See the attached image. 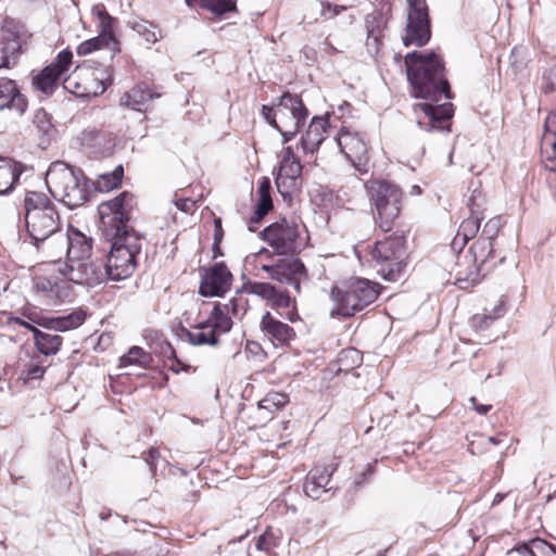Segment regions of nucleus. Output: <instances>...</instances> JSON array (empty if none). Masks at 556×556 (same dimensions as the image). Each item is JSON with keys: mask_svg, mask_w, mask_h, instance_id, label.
Instances as JSON below:
<instances>
[{"mask_svg": "<svg viewBox=\"0 0 556 556\" xmlns=\"http://www.w3.org/2000/svg\"><path fill=\"white\" fill-rule=\"evenodd\" d=\"M134 206V195L127 191L99 205L101 229L111 242V250L104 263L108 278L111 280L130 277L142 250L144 238L128 225Z\"/></svg>", "mask_w": 556, "mask_h": 556, "instance_id": "1", "label": "nucleus"}, {"mask_svg": "<svg viewBox=\"0 0 556 556\" xmlns=\"http://www.w3.org/2000/svg\"><path fill=\"white\" fill-rule=\"evenodd\" d=\"M407 78L413 87V96L429 100L418 103L416 112H421L418 117V126L426 130H443L445 124L453 116V105L450 102L438 104L442 98L451 99L448 81L443 72V62L435 53L410 52L405 56Z\"/></svg>", "mask_w": 556, "mask_h": 556, "instance_id": "2", "label": "nucleus"}, {"mask_svg": "<svg viewBox=\"0 0 556 556\" xmlns=\"http://www.w3.org/2000/svg\"><path fill=\"white\" fill-rule=\"evenodd\" d=\"M24 208L26 231L37 248L60 230L61 218L56 206L43 192L27 191Z\"/></svg>", "mask_w": 556, "mask_h": 556, "instance_id": "3", "label": "nucleus"}, {"mask_svg": "<svg viewBox=\"0 0 556 556\" xmlns=\"http://www.w3.org/2000/svg\"><path fill=\"white\" fill-rule=\"evenodd\" d=\"M46 185L53 198L70 208L83 205L90 195L89 181L83 172L64 162H54L49 166Z\"/></svg>", "mask_w": 556, "mask_h": 556, "instance_id": "4", "label": "nucleus"}, {"mask_svg": "<svg viewBox=\"0 0 556 556\" xmlns=\"http://www.w3.org/2000/svg\"><path fill=\"white\" fill-rule=\"evenodd\" d=\"M381 286L365 278H355L338 287H332L330 299L333 303L331 316L351 317L375 302Z\"/></svg>", "mask_w": 556, "mask_h": 556, "instance_id": "5", "label": "nucleus"}, {"mask_svg": "<svg viewBox=\"0 0 556 556\" xmlns=\"http://www.w3.org/2000/svg\"><path fill=\"white\" fill-rule=\"evenodd\" d=\"M365 187L375 203L378 227L384 232L390 231L401 212V190L384 180H370Z\"/></svg>", "mask_w": 556, "mask_h": 556, "instance_id": "6", "label": "nucleus"}, {"mask_svg": "<svg viewBox=\"0 0 556 556\" xmlns=\"http://www.w3.org/2000/svg\"><path fill=\"white\" fill-rule=\"evenodd\" d=\"M404 242L403 236H391L374 245L370 252L371 261L377 273L384 280L395 281L400 278L405 267L403 262Z\"/></svg>", "mask_w": 556, "mask_h": 556, "instance_id": "7", "label": "nucleus"}, {"mask_svg": "<svg viewBox=\"0 0 556 556\" xmlns=\"http://www.w3.org/2000/svg\"><path fill=\"white\" fill-rule=\"evenodd\" d=\"M51 271H58L65 281L88 288L97 287L106 281L108 273L104 263L92 257L73 261V263H62L60 260L51 261Z\"/></svg>", "mask_w": 556, "mask_h": 556, "instance_id": "8", "label": "nucleus"}, {"mask_svg": "<svg viewBox=\"0 0 556 556\" xmlns=\"http://www.w3.org/2000/svg\"><path fill=\"white\" fill-rule=\"evenodd\" d=\"M407 17L404 46L422 47L430 40L431 26L426 0H406Z\"/></svg>", "mask_w": 556, "mask_h": 556, "instance_id": "9", "label": "nucleus"}, {"mask_svg": "<svg viewBox=\"0 0 556 556\" xmlns=\"http://www.w3.org/2000/svg\"><path fill=\"white\" fill-rule=\"evenodd\" d=\"M262 236L277 254L293 253L296 250L299 226L293 220L282 218L266 227L262 231Z\"/></svg>", "mask_w": 556, "mask_h": 556, "instance_id": "10", "label": "nucleus"}, {"mask_svg": "<svg viewBox=\"0 0 556 556\" xmlns=\"http://www.w3.org/2000/svg\"><path fill=\"white\" fill-rule=\"evenodd\" d=\"M72 59L73 53L70 50L61 51L54 62L33 77V88L45 96H51L59 87L62 75L70 68Z\"/></svg>", "mask_w": 556, "mask_h": 556, "instance_id": "11", "label": "nucleus"}, {"mask_svg": "<svg viewBox=\"0 0 556 556\" xmlns=\"http://www.w3.org/2000/svg\"><path fill=\"white\" fill-rule=\"evenodd\" d=\"M261 269L267 273L269 278L292 286L296 292H300L301 281L306 277L303 263L293 256L279 258L274 264H264Z\"/></svg>", "mask_w": 556, "mask_h": 556, "instance_id": "12", "label": "nucleus"}, {"mask_svg": "<svg viewBox=\"0 0 556 556\" xmlns=\"http://www.w3.org/2000/svg\"><path fill=\"white\" fill-rule=\"evenodd\" d=\"M63 253H66V262L81 261L91 257L92 240L74 227H68L66 238H62L58 252L50 253L49 256H58L61 261Z\"/></svg>", "mask_w": 556, "mask_h": 556, "instance_id": "13", "label": "nucleus"}, {"mask_svg": "<svg viewBox=\"0 0 556 556\" xmlns=\"http://www.w3.org/2000/svg\"><path fill=\"white\" fill-rule=\"evenodd\" d=\"M276 115L278 116L276 128H291L301 127L308 112L298 96L286 92L278 99Z\"/></svg>", "mask_w": 556, "mask_h": 556, "instance_id": "14", "label": "nucleus"}, {"mask_svg": "<svg viewBox=\"0 0 556 556\" xmlns=\"http://www.w3.org/2000/svg\"><path fill=\"white\" fill-rule=\"evenodd\" d=\"M337 141L341 152L352 162L353 166L358 172L366 173L368 147L361 135L341 129Z\"/></svg>", "mask_w": 556, "mask_h": 556, "instance_id": "15", "label": "nucleus"}, {"mask_svg": "<svg viewBox=\"0 0 556 556\" xmlns=\"http://www.w3.org/2000/svg\"><path fill=\"white\" fill-rule=\"evenodd\" d=\"M232 275L223 263H217L202 275L199 293L202 296H222L230 289Z\"/></svg>", "mask_w": 556, "mask_h": 556, "instance_id": "16", "label": "nucleus"}, {"mask_svg": "<svg viewBox=\"0 0 556 556\" xmlns=\"http://www.w3.org/2000/svg\"><path fill=\"white\" fill-rule=\"evenodd\" d=\"M76 68L79 72V76L83 78L84 88L83 91H80L83 94H91V97L100 96L112 84V73L108 66L98 65L92 67L85 63Z\"/></svg>", "mask_w": 556, "mask_h": 556, "instance_id": "17", "label": "nucleus"}, {"mask_svg": "<svg viewBox=\"0 0 556 556\" xmlns=\"http://www.w3.org/2000/svg\"><path fill=\"white\" fill-rule=\"evenodd\" d=\"M260 329L269 342L275 346L288 345L295 337L293 328L266 312L261 319Z\"/></svg>", "mask_w": 556, "mask_h": 556, "instance_id": "18", "label": "nucleus"}, {"mask_svg": "<svg viewBox=\"0 0 556 556\" xmlns=\"http://www.w3.org/2000/svg\"><path fill=\"white\" fill-rule=\"evenodd\" d=\"M28 106L26 97L21 92L17 83L13 79L0 78V111L8 110L22 116Z\"/></svg>", "mask_w": 556, "mask_h": 556, "instance_id": "19", "label": "nucleus"}, {"mask_svg": "<svg viewBox=\"0 0 556 556\" xmlns=\"http://www.w3.org/2000/svg\"><path fill=\"white\" fill-rule=\"evenodd\" d=\"M500 229V217L490 218L485 223L482 229L481 238L471 247L475 255V261L480 260L481 263H484L488 258L494 257L493 240L497 236Z\"/></svg>", "mask_w": 556, "mask_h": 556, "instance_id": "20", "label": "nucleus"}, {"mask_svg": "<svg viewBox=\"0 0 556 556\" xmlns=\"http://www.w3.org/2000/svg\"><path fill=\"white\" fill-rule=\"evenodd\" d=\"M333 469L330 467H315L306 476L305 483L303 485L304 493L313 498L319 500L321 495L328 493L331 488H327L330 482Z\"/></svg>", "mask_w": 556, "mask_h": 556, "instance_id": "21", "label": "nucleus"}, {"mask_svg": "<svg viewBox=\"0 0 556 556\" xmlns=\"http://www.w3.org/2000/svg\"><path fill=\"white\" fill-rule=\"evenodd\" d=\"M328 128V118L315 116L311 121L305 135L301 139V146L305 153H314L325 139Z\"/></svg>", "mask_w": 556, "mask_h": 556, "instance_id": "22", "label": "nucleus"}, {"mask_svg": "<svg viewBox=\"0 0 556 556\" xmlns=\"http://www.w3.org/2000/svg\"><path fill=\"white\" fill-rule=\"evenodd\" d=\"M34 289L53 300H62L67 296L68 288L65 280L47 275H37L33 279Z\"/></svg>", "mask_w": 556, "mask_h": 556, "instance_id": "23", "label": "nucleus"}, {"mask_svg": "<svg viewBox=\"0 0 556 556\" xmlns=\"http://www.w3.org/2000/svg\"><path fill=\"white\" fill-rule=\"evenodd\" d=\"M105 48L113 56L119 51V42L114 37V34L100 31L97 37L85 40L77 47V53L79 55H87L96 50Z\"/></svg>", "mask_w": 556, "mask_h": 556, "instance_id": "24", "label": "nucleus"}, {"mask_svg": "<svg viewBox=\"0 0 556 556\" xmlns=\"http://www.w3.org/2000/svg\"><path fill=\"white\" fill-rule=\"evenodd\" d=\"M506 300L501 298L491 311L484 308L483 313L475 314L469 319V326L476 332L484 331L490 328L494 320L504 316L506 308Z\"/></svg>", "mask_w": 556, "mask_h": 556, "instance_id": "25", "label": "nucleus"}, {"mask_svg": "<svg viewBox=\"0 0 556 556\" xmlns=\"http://www.w3.org/2000/svg\"><path fill=\"white\" fill-rule=\"evenodd\" d=\"M154 93L144 84L136 85L129 91L125 92L119 103L126 108L135 111H143L150 100H152Z\"/></svg>", "mask_w": 556, "mask_h": 556, "instance_id": "26", "label": "nucleus"}, {"mask_svg": "<svg viewBox=\"0 0 556 556\" xmlns=\"http://www.w3.org/2000/svg\"><path fill=\"white\" fill-rule=\"evenodd\" d=\"M184 336L192 345H216L218 336L207 320L199 323L192 330L182 329Z\"/></svg>", "mask_w": 556, "mask_h": 556, "instance_id": "27", "label": "nucleus"}, {"mask_svg": "<svg viewBox=\"0 0 556 556\" xmlns=\"http://www.w3.org/2000/svg\"><path fill=\"white\" fill-rule=\"evenodd\" d=\"M22 165L9 157L0 156V193L11 191L22 173Z\"/></svg>", "mask_w": 556, "mask_h": 556, "instance_id": "28", "label": "nucleus"}, {"mask_svg": "<svg viewBox=\"0 0 556 556\" xmlns=\"http://www.w3.org/2000/svg\"><path fill=\"white\" fill-rule=\"evenodd\" d=\"M302 173V165L299 159L294 155L291 147L283 149L282 157L279 165V170L276 177L283 179L296 180Z\"/></svg>", "mask_w": 556, "mask_h": 556, "instance_id": "29", "label": "nucleus"}, {"mask_svg": "<svg viewBox=\"0 0 556 556\" xmlns=\"http://www.w3.org/2000/svg\"><path fill=\"white\" fill-rule=\"evenodd\" d=\"M27 38V30L20 21L14 18L7 17L3 21L1 28V37L0 40H5L7 42H15L20 46V51L22 50L23 45L25 43Z\"/></svg>", "mask_w": 556, "mask_h": 556, "instance_id": "30", "label": "nucleus"}, {"mask_svg": "<svg viewBox=\"0 0 556 556\" xmlns=\"http://www.w3.org/2000/svg\"><path fill=\"white\" fill-rule=\"evenodd\" d=\"M34 339L38 351L46 356L55 355L63 342L59 334L47 333L39 329H34Z\"/></svg>", "mask_w": 556, "mask_h": 556, "instance_id": "31", "label": "nucleus"}, {"mask_svg": "<svg viewBox=\"0 0 556 556\" xmlns=\"http://www.w3.org/2000/svg\"><path fill=\"white\" fill-rule=\"evenodd\" d=\"M86 316L85 311L77 309L71 314L49 319L46 326L55 331H67L83 325L86 320Z\"/></svg>", "mask_w": 556, "mask_h": 556, "instance_id": "32", "label": "nucleus"}, {"mask_svg": "<svg viewBox=\"0 0 556 556\" xmlns=\"http://www.w3.org/2000/svg\"><path fill=\"white\" fill-rule=\"evenodd\" d=\"M270 181L268 178L264 177L260 181L258 186V195L260 201L256 205V210L254 212V215L252 217V222L258 223L263 219V217L271 210L273 207V201L270 198Z\"/></svg>", "mask_w": 556, "mask_h": 556, "instance_id": "33", "label": "nucleus"}, {"mask_svg": "<svg viewBox=\"0 0 556 556\" xmlns=\"http://www.w3.org/2000/svg\"><path fill=\"white\" fill-rule=\"evenodd\" d=\"M483 219L482 215L471 214L462 222L458 227L456 237L454 239V245L458 244L462 241V244H466L470 239H472L480 228V223Z\"/></svg>", "mask_w": 556, "mask_h": 556, "instance_id": "34", "label": "nucleus"}, {"mask_svg": "<svg viewBox=\"0 0 556 556\" xmlns=\"http://www.w3.org/2000/svg\"><path fill=\"white\" fill-rule=\"evenodd\" d=\"M206 320L211 324V327L217 336L219 333L230 331L232 327L231 316L223 309L220 303L214 305L213 311Z\"/></svg>", "mask_w": 556, "mask_h": 556, "instance_id": "35", "label": "nucleus"}, {"mask_svg": "<svg viewBox=\"0 0 556 556\" xmlns=\"http://www.w3.org/2000/svg\"><path fill=\"white\" fill-rule=\"evenodd\" d=\"M151 361V355L142 348L132 346L119 358V367L138 366L140 368H147Z\"/></svg>", "mask_w": 556, "mask_h": 556, "instance_id": "36", "label": "nucleus"}, {"mask_svg": "<svg viewBox=\"0 0 556 556\" xmlns=\"http://www.w3.org/2000/svg\"><path fill=\"white\" fill-rule=\"evenodd\" d=\"M123 174V167L118 165L113 172L100 175L94 182L96 189L100 192L116 189L122 182Z\"/></svg>", "mask_w": 556, "mask_h": 556, "instance_id": "37", "label": "nucleus"}, {"mask_svg": "<svg viewBox=\"0 0 556 556\" xmlns=\"http://www.w3.org/2000/svg\"><path fill=\"white\" fill-rule=\"evenodd\" d=\"M363 362V354L354 349H344L340 352L338 357L339 371L348 372L358 367Z\"/></svg>", "mask_w": 556, "mask_h": 556, "instance_id": "38", "label": "nucleus"}, {"mask_svg": "<svg viewBox=\"0 0 556 556\" xmlns=\"http://www.w3.org/2000/svg\"><path fill=\"white\" fill-rule=\"evenodd\" d=\"M131 28L148 43H155L162 37L160 28L146 20L134 22Z\"/></svg>", "mask_w": 556, "mask_h": 556, "instance_id": "39", "label": "nucleus"}, {"mask_svg": "<svg viewBox=\"0 0 556 556\" xmlns=\"http://www.w3.org/2000/svg\"><path fill=\"white\" fill-rule=\"evenodd\" d=\"M20 46L15 42L0 40V68H9L17 63Z\"/></svg>", "mask_w": 556, "mask_h": 556, "instance_id": "40", "label": "nucleus"}, {"mask_svg": "<svg viewBox=\"0 0 556 556\" xmlns=\"http://www.w3.org/2000/svg\"><path fill=\"white\" fill-rule=\"evenodd\" d=\"M202 9H205L216 16L228 12L237 11L236 0H202Z\"/></svg>", "mask_w": 556, "mask_h": 556, "instance_id": "41", "label": "nucleus"}, {"mask_svg": "<svg viewBox=\"0 0 556 556\" xmlns=\"http://www.w3.org/2000/svg\"><path fill=\"white\" fill-rule=\"evenodd\" d=\"M222 307L231 317L242 318L248 309V301L244 296L238 295L222 304Z\"/></svg>", "mask_w": 556, "mask_h": 556, "instance_id": "42", "label": "nucleus"}, {"mask_svg": "<svg viewBox=\"0 0 556 556\" xmlns=\"http://www.w3.org/2000/svg\"><path fill=\"white\" fill-rule=\"evenodd\" d=\"M288 401L289 397L286 393L271 392L268 393L263 400L258 402V407L261 409L273 412L275 409L283 407L288 403Z\"/></svg>", "mask_w": 556, "mask_h": 556, "instance_id": "43", "label": "nucleus"}, {"mask_svg": "<svg viewBox=\"0 0 556 556\" xmlns=\"http://www.w3.org/2000/svg\"><path fill=\"white\" fill-rule=\"evenodd\" d=\"M63 87H64V89L68 90L70 92L74 93L76 97H79V98H90L91 97V94H83L80 92V91H83L84 83H83V78L79 76V72L77 68L72 76L66 77L64 79Z\"/></svg>", "mask_w": 556, "mask_h": 556, "instance_id": "44", "label": "nucleus"}, {"mask_svg": "<svg viewBox=\"0 0 556 556\" xmlns=\"http://www.w3.org/2000/svg\"><path fill=\"white\" fill-rule=\"evenodd\" d=\"M544 135L542 138V146L556 144V113L547 115L544 124Z\"/></svg>", "mask_w": 556, "mask_h": 556, "instance_id": "45", "label": "nucleus"}, {"mask_svg": "<svg viewBox=\"0 0 556 556\" xmlns=\"http://www.w3.org/2000/svg\"><path fill=\"white\" fill-rule=\"evenodd\" d=\"M529 61V51L523 46L513 48L510 53V65L516 70H522Z\"/></svg>", "mask_w": 556, "mask_h": 556, "instance_id": "46", "label": "nucleus"}, {"mask_svg": "<svg viewBox=\"0 0 556 556\" xmlns=\"http://www.w3.org/2000/svg\"><path fill=\"white\" fill-rule=\"evenodd\" d=\"M93 13L99 20L100 31L113 34L114 18L106 12L103 5L93 8Z\"/></svg>", "mask_w": 556, "mask_h": 556, "instance_id": "47", "label": "nucleus"}, {"mask_svg": "<svg viewBox=\"0 0 556 556\" xmlns=\"http://www.w3.org/2000/svg\"><path fill=\"white\" fill-rule=\"evenodd\" d=\"M275 288V286L268 282H251L248 287V290L251 294L257 295L263 300L269 301Z\"/></svg>", "mask_w": 556, "mask_h": 556, "instance_id": "48", "label": "nucleus"}, {"mask_svg": "<svg viewBox=\"0 0 556 556\" xmlns=\"http://www.w3.org/2000/svg\"><path fill=\"white\" fill-rule=\"evenodd\" d=\"M274 308H288L292 304L289 293L285 290L275 288L273 295L268 301Z\"/></svg>", "mask_w": 556, "mask_h": 556, "instance_id": "49", "label": "nucleus"}, {"mask_svg": "<svg viewBox=\"0 0 556 556\" xmlns=\"http://www.w3.org/2000/svg\"><path fill=\"white\" fill-rule=\"evenodd\" d=\"M277 544L278 538L273 532L266 531L257 539L256 548L269 554L270 551L277 546Z\"/></svg>", "mask_w": 556, "mask_h": 556, "instance_id": "50", "label": "nucleus"}, {"mask_svg": "<svg viewBox=\"0 0 556 556\" xmlns=\"http://www.w3.org/2000/svg\"><path fill=\"white\" fill-rule=\"evenodd\" d=\"M484 203V198L482 192L478 187H475L471 191V194L468 199V207L471 214L482 215V206Z\"/></svg>", "mask_w": 556, "mask_h": 556, "instance_id": "51", "label": "nucleus"}, {"mask_svg": "<svg viewBox=\"0 0 556 556\" xmlns=\"http://www.w3.org/2000/svg\"><path fill=\"white\" fill-rule=\"evenodd\" d=\"M543 162L546 169L551 172L556 170V144L555 146H543Z\"/></svg>", "mask_w": 556, "mask_h": 556, "instance_id": "52", "label": "nucleus"}, {"mask_svg": "<svg viewBox=\"0 0 556 556\" xmlns=\"http://www.w3.org/2000/svg\"><path fill=\"white\" fill-rule=\"evenodd\" d=\"M345 10H346V7H344V5H337V4H331L329 2H326V3H321L320 15L325 18H333Z\"/></svg>", "mask_w": 556, "mask_h": 556, "instance_id": "53", "label": "nucleus"}, {"mask_svg": "<svg viewBox=\"0 0 556 556\" xmlns=\"http://www.w3.org/2000/svg\"><path fill=\"white\" fill-rule=\"evenodd\" d=\"M534 556H556V548L542 539H536Z\"/></svg>", "mask_w": 556, "mask_h": 556, "instance_id": "54", "label": "nucleus"}, {"mask_svg": "<svg viewBox=\"0 0 556 556\" xmlns=\"http://www.w3.org/2000/svg\"><path fill=\"white\" fill-rule=\"evenodd\" d=\"M3 317L5 318L4 323L12 328H15L16 326L24 327L28 330H30L34 333V329H37L31 323L22 319L20 317L11 316L10 314L4 313Z\"/></svg>", "mask_w": 556, "mask_h": 556, "instance_id": "55", "label": "nucleus"}, {"mask_svg": "<svg viewBox=\"0 0 556 556\" xmlns=\"http://www.w3.org/2000/svg\"><path fill=\"white\" fill-rule=\"evenodd\" d=\"M276 187L278 192L283 197L287 198L291 194L292 189L295 187L294 179H279V177H276Z\"/></svg>", "mask_w": 556, "mask_h": 556, "instance_id": "56", "label": "nucleus"}, {"mask_svg": "<svg viewBox=\"0 0 556 556\" xmlns=\"http://www.w3.org/2000/svg\"><path fill=\"white\" fill-rule=\"evenodd\" d=\"M535 547H538L536 546V539H533L529 543H523V544L515 547L509 553L517 552L518 554H520L522 556H534Z\"/></svg>", "mask_w": 556, "mask_h": 556, "instance_id": "57", "label": "nucleus"}, {"mask_svg": "<svg viewBox=\"0 0 556 556\" xmlns=\"http://www.w3.org/2000/svg\"><path fill=\"white\" fill-rule=\"evenodd\" d=\"M45 374V367L38 364H29L26 370L25 380H34L41 378Z\"/></svg>", "mask_w": 556, "mask_h": 556, "instance_id": "58", "label": "nucleus"}, {"mask_svg": "<svg viewBox=\"0 0 556 556\" xmlns=\"http://www.w3.org/2000/svg\"><path fill=\"white\" fill-rule=\"evenodd\" d=\"M262 114L266 122L276 128V125L278 123V116L276 115V105L274 108L263 105Z\"/></svg>", "mask_w": 556, "mask_h": 556, "instance_id": "59", "label": "nucleus"}, {"mask_svg": "<svg viewBox=\"0 0 556 556\" xmlns=\"http://www.w3.org/2000/svg\"><path fill=\"white\" fill-rule=\"evenodd\" d=\"M174 203L178 210L186 213L191 212L195 205V201L190 198L176 199Z\"/></svg>", "mask_w": 556, "mask_h": 556, "instance_id": "60", "label": "nucleus"}, {"mask_svg": "<svg viewBox=\"0 0 556 556\" xmlns=\"http://www.w3.org/2000/svg\"><path fill=\"white\" fill-rule=\"evenodd\" d=\"M160 458V452L156 448H150L144 457L146 463L150 466L152 473L154 475L156 468V462Z\"/></svg>", "mask_w": 556, "mask_h": 556, "instance_id": "61", "label": "nucleus"}, {"mask_svg": "<svg viewBox=\"0 0 556 556\" xmlns=\"http://www.w3.org/2000/svg\"><path fill=\"white\" fill-rule=\"evenodd\" d=\"M34 122L38 124V127L46 131L49 126V122L47 121V113L43 110H38L35 114Z\"/></svg>", "mask_w": 556, "mask_h": 556, "instance_id": "62", "label": "nucleus"}, {"mask_svg": "<svg viewBox=\"0 0 556 556\" xmlns=\"http://www.w3.org/2000/svg\"><path fill=\"white\" fill-rule=\"evenodd\" d=\"M469 402L471 403L472 408L480 415L488 414L492 408V405L490 404H479L475 396H471Z\"/></svg>", "mask_w": 556, "mask_h": 556, "instance_id": "63", "label": "nucleus"}, {"mask_svg": "<svg viewBox=\"0 0 556 556\" xmlns=\"http://www.w3.org/2000/svg\"><path fill=\"white\" fill-rule=\"evenodd\" d=\"M282 136L283 143L290 141L299 131L300 127L276 128Z\"/></svg>", "mask_w": 556, "mask_h": 556, "instance_id": "64", "label": "nucleus"}]
</instances>
